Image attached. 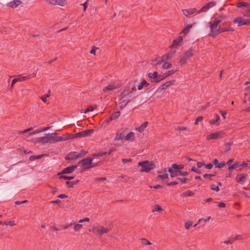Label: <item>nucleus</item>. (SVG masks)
<instances>
[{
    "label": "nucleus",
    "instance_id": "473e14b6",
    "mask_svg": "<svg viewBox=\"0 0 250 250\" xmlns=\"http://www.w3.org/2000/svg\"><path fill=\"white\" fill-rule=\"evenodd\" d=\"M244 17L250 18V6L242 12Z\"/></svg>",
    "mask_w": 250,
    "mask_h": 250
},
{
    "label": "nucleus",
    "instance_id": "09e8293b",
    "mask_svg": "<svg viewBox=\"0 0 250 250\" xmlns=\"http://www.w3.org/2000/svg\"><path fill=\"white\" fill-rule=\"evenodd\" d=\"M192 223L191 222L188 221L185 224V227L187 229H188L189 228L192 226Z\"/></svg>",
    "mask_w": 250,
    "mask_h": 250
},
{
    "label": "nucleus",
    "instance_id": "ea45409f",
    "mask_svg": "<svg viewBox=\"0 0 250 250\" xmlns=\"http://www.w3.org/2000/svg\"><path fill=\"white\" fill-rule=\"evenodd\" d=\"M215 117H216V119H214V120H210L209 122L210 124H211V125L215 124L220 119V117L218 114H215Z\"/></svg>",
    "mask_w": 250,
    "mask_h": 250
},
{
    "label": "nucleus",
    "instance_id": "774afa93",
    "mask_svg": "<svg viewBox=\"0 0 250 250\" xmlns=\"http://www.w3.org/2000/svg\"><path fill=\"white\" fill-rule=\"evenodd\" d=\"M206 5L209 8L210 7L213 6L215 5V3L213 1L209 2L207 3Z\"/></svg>",
    "mask_w": 250,
    "mask_h": 250
},
{
    "label": "nucleus",
    "instance_id": "7ed1b4c3",
    "mask_svg": "<svg viewBox=\"0 0 250 250\" xmlns=\"http://www.w3.org/2000/svg\"><path fill=\"white\" fill-rule=\"evenodd\" d=\"M111 230L110 227H105L103 226H93L92 230H89V231H92L96 235L102 236L104 233H108Z\"/></svg>",
    "mask_w": 250,
    "mask_h": 250
},
{
    "label": "nucleus",
    "instance_id": "37998d69",
    "mask_svg": "<svg viewBox=\"0 0 250 250\" xmlns=\"http://www.w3.org/2000/svg\"><path fill=\"white\" fill-rule=\"evenodd\" d=\"M43 156V155H38V156L33 155V156H31L30 157L29 160L30 161H34L36 159H40V158H42Z\"/></svg>",
    "mask_w": 250,
    "mask_h": 250
},
{
    "label": "nucleus",
    "instance_id": "4d7b16f0",
    "mask_svg": "<svg viewBox=\"0 0 250 250\" xmlns=\"http://www.w3.org/2000/svg\"><path fill=\"white\" fill-rule=\"evenodd\" d=\"M203 119V117L202 116H198L194 123L195 125H197L198 124L199 122L202 121Z\"/></svg>",
    "mask_w": 250,
    "mask_h": 250
},
{
    "label": "nucleus",
    "instance_id": "7c9ffc66",
    "mask_svg": "<svg viewBox=\"0 0 250 250\" xmlns=\"http://www.w3.org/2000/svg\"><path fill=\"white\" fill-rule=\"evenodd\" d=\"M163 62V60L161 57H157L153 61V65H157L162 63Z\"/></svg>",
    "mask_w": 250,
    "mask_h": 250
},
{
    "label": "nucleus",
    "instance_id": "c756f323",
    "mask_svg": "<svg viewBox=\"0 0 250 250\" xmlns=\"http://www.w3.org/2000/svg\"><path fill=\"white\" fill-rule=\"evenodd\" d=\"M79 182V180H76L72 182L70 181H67L66 182V184L68 186V188H72L73 187L74 185H76Z\"/></svg>",
    "mask_w": 250,
    "mask_h": 250
},
{
    "label": "nucleus",
    "instance_id": "de8ad7c7",
    "mask_svg": "<svg viewBox=\"0 0 250 250\" xmlns=\"http://www.w3.org/2000/svg\"><path fill=\"white\" fill-rule=\"evenodd\" d=\"M85 154H86V151H85L83 150H82L80 152V153H79L78 154H77L76 155H77V158H80V157H82L84 156L85 155Z\"/></svg>",
    "mask_w": 250,
    "mask_h": 250
},
{
    "label": "nucleus",
    "instance_id": "a211bd4d",
    "mask_svg": "<svg viewBox=\"0 0 250 250\" xmlns=\"http://www.w3.org/2000/svg\"><path fill=\"white\" fill-rule=\"evenodd\" d=\"M22 3V2L20 0H14L8 3L7 5L11 8H15Z\"/></svg>",
    "mask_w": 250,
    "mask_h": 250
},
{
    "label": "nucleus",
    "instance_id": "20e7f679",
    "mask_svg": "<svg viewBox=\"0 0 250 250\" xmlns=\"http://www.w3.org/2000/svg\"><path fill=\"white\" fill-rule=\"evenodd\" d=\"M137 81H134L133 83H130L128 86H125L123 91L120 95L121 99H123L130 93H132L135 90V83Z\"/></svg>",
    "mask_w": 250,
    "mask_h": 250
},
{
    "label": "nucleus",
    "instance_id": "79ce46f5",
    "mask_svg": "<svg viewBox=\"0 0 250 250\" xmlns=\"http://www.w3.org/2000/svg\"><path fill=\"white\" fill-rule=\"evenodd\" d=\"M83 227V225L80 224H77L74 226V229L75 231H79Z\"/></svg>",
    "mask_w": 250,
    "mask_h": 250
},
{
    "label": "nucleus",
    "instance_id": "423d86ee",
    "mask_svg": "<svg viewBox=\"0 0 250 250\" xmlns=\"http://www.w3.org/2000/svg\"><path fill=\"white\" fill-rule=\"evenodd\" d=\"M226 18V16L224 15H221L216 18L212 22H209V27L211 31H213L218 26V25L222 22Z\"/></svg>",
    "mask_w": 250,
    "mask_h": 250
},
{
    "label": "nucleus",
    "instance_id": "b1692460",
    "mask_svg": "<svg viewBox=\"0 0 250 250\" xmlns=\"http://www.w3.org/2000/svg\"><path fill=\"white\" fill-rule=\"evenodd\" d=\"M212 163L216 167L220 168L223 167L225 165V162L219 163L218 160L216 158L213 160Z\"/></svg>",
    "mask_w": 250,
    "mask_h": 250
},
{
    "label": "nucleus",
    "instance_id": "4468645a",
    "mask_svg": "<svg viewBox=\"0 0 250 250\" xmlns=\"http://www.w3.org/2000/svg\"><path fill=\"white\" fill-rule=\"evenodd\" d=\"M93 129H88L82 132H80L76 134H75V137L79 138V137H83L89 135L91 133L93 132Z\"/></svg>",
    "mask_w": 250,
    "mask_h": 250
},
{
    "label": "nucleus",
    "instance_id": "5701e85b",
    "mask_svg": "<svg viewBox=\"0 0 250 250\" xmlns=\"http://www.w3.org/2000/svg\"><path fill=\"white\" fill-rule=\"evenodd\" d=\"M125 140L127 141L132 142L135 140V134L133 132H129L125 136Z\"/></svg>",
    "mask_w": 250,
    "mask_h": 250
},
{
    "label": "nucleus",
    "instance_id": "9d476101",
    "mask_svg": "<svg viewBox=\"0 0 250 250\" xmlns=\"http://www.w3.org/2000/svg\"><path fill=\"white\" fill-rule=\"evenodd\" d=\"M147 76L152 83H158L160 82V75L156 71L148 73Z\"/></svg>",
    "mask_w": 250,
    "mask_h": 250
},
{
    "label": "nucleus",
    "instance_id": "9b49d317",
    "mask_svg": "<svg viewBox=\"0 0 250 250\" xmlns=\"http://www.w3.org/2000/svg\"><path fill=\"white\" fill-rule=\"evenodd\" d=\"M46 2L52 5L64 6L66 4V0H46Z\"/></svg>",
    "mask_w": 250,
    "mask_h": 250
},
{
    "label": "nucleus",
    "instance_id": "bb28decb",
    "mask_svg": "<svg viewBox=\"0 0 250 250\" xmlns=\"http://www.w3.org/2000/svg\"><path fill=\"white\" fill-rule=\"evenodd\" d=\"M234 29L232 27H229V28H219L217 30V33H218L219 34L221 33L227 32V31H233Z\"/></svg>",
    "mask_w": 250,
    "mask_h": 250
},
{
    "label": "nucleus",
    "instance_id": "f704fd0d",
    "mask_svg": "<svg viewBox=\"0 0 250 250\" xmlns=\"http://www.w3.org/2000/svg\"><path fill=\"white\" fill-rule=\"evenodd\" d=\"M120 112L117 111L113 113L110 116L112 117L113 120H116L120 116Z\"/></svg>",
    "mask_w": 250,
    "mask_h": 250
},
{
    "label": "nucleus",
    "instance_id": "4c0bfd02",
    "mask_svg": "<svg viewBox=\"0 0 250 250\" xmlns=\"http://www.w3.org/2000/svg\"><path fill=\"white\" fill-rule=\"evenodd\" d=\"M172 65L170 63L168 62H165L162 66V67L165 69H168L171 68Z\"/></svg>",
    "mask_w": 250,
    "mask_h": 250
},
{
    "label": "nucleus",
    "instance_id": "052dcab7",
    "mask_svg": "<svg viewBox=\"0 0 250 250\" xmlns=\"http://www.w3.org/2000/svg\"><path fill=\"white\" fill-rule=\"evenodd\" d=\"M4 225H10L11 226H13L15 225V222L12 221H9L8 222L5 221Z\"/></svg>",
    "mask_w": 250,
    "mask_h": 250
},
{
    "label": "nucleus",
    "instance_id": "f257e3e1",
    "mask_svg": "<svg viewBox=\"0 0 250 250\" xmlns=\"http://www.w3.org/2000/svg\"><path fill=\"white\" fill-rule=\"evenodd\" d=\"M106 154V152H99L97 154H94L92 156V158L87 157L83 159L82 160L78 162V164L81 165L83 167V170L92 167H96L98 166L99 162L95 163L93 162L94 160L96 159L97 157H102L103 156Z\"/></svg>",
    "mask_w": 250,
    "mask_h": 250
},
{
    "label": "nucleus",
    "instance_id": "13d9d810",
    "mask_svg": "<svg viewBox=\"0 0 250 250\" xmlns=\"http://www.w3.org/2000/svg\"><path fill=\"white\" fill-rule=\"evenodd\" d=\"M208 9V8L206 5H205V6L202 7V8L199 11L198 13H200L202 12H205L207 11Z\"/></svg>",
    "mask_w": 250,
    "mask_h": 250
},
{
    "label": "nucleus",
    "instance_id": "c03bdc74",
    "mask_svg": "<svg viewBox=\"0 0 250 250\" xmlns=\"http://www.w3.org/2000/svg\"><path fill=\"white\" fill-rule=\"evenodd\" d=\"M29 76H28L22 77L21 78H15V79H16V80L17 81V82H18L24 81L29 79Z\"/></svg>",
    "mask_w": 250,
    "mask_h": 250
},
{
    "label": "nucleus",
    "instance_id": "a19ab883",
    "mask_svg": "<svg viewBox=\"0 0 250 250\" xmlns=\"http://www.w3.org/2000/svg\"><path fill=\"white\" fill-rule=\"evenodd\" d=\"M60 179H64L65 180H71L74 178V176H68L66 175H61L59 177Z\"/></svg>",
    "mask_w": 250,
    "mask_h": 250
},
{
    "label": "nucleus",
    "instance_id": "58836bf2",
    "mask_svg": "<svg viewBox=\"0 0 250 250\" xmlns=\"http://www.w3.org/2000/svg\"><path fill=\"white\" fill-rule=\"evenodd\" d=\"M142 243L145 245H151V243L146 239V238H142L141 239Z\"/></svg>",
    "mask_w": 250,
    "mask_h": 250
},
{
    "label": "nucleus",
    "instance_id": "49530a36",
    "mask_svg": "<svg viewBox=\"0 0 250 250\" xmlns=\"http://www.w3.org/2000/svg\"><path fill=\"white\" fill-rule=\"evenodd\" d=\"M184 194L185 196H192L194 195V193L191 190H187L184 193Z\"/></svg>",
    "mask_w": 250,
    "mask_h": 250
},
{
    "label": "nucleus",
    "instance_id": "dca6fc26",
    "mask_svg": "<svg viewBox=\"0 0 250 250\" xmlns=\"http://www.w3.org/2000/svg\"><path fill=\"white\" fill-rule=\"evenodd\" d=\"M248 176V175L247 174H238L236 176L235 180L238 183L242 185L245 183Z\"/></svg>",
    "mask_w": 250,
    "mask_h": 250
},
{
    "label": "nucleus",
    "instance_id": "1a4fd4ad",
    "mask_svg": "<svg viewBox=\"0 0 250 250\" xmlns=\"http://www.w3.org/2000/svg\"><path fill=\"white\" fill-rule=\"evenodd\" d=\"M233 22H238V26L250 25V19L245 20L241 17H238L234 19Z\"/></svg>",
    "mask_w": 250,
    "mask_h": 250
},
{
    "label": "nucleus",
    "instance_id": "a878e982",
    "mask_svg": "<svg viewBox=\"0 0 250 250\" xmlns=\"http://www.w3.org/2000/svg\"><path fill=\"white\" fill-rule=\"evenodd\" d=\"M118 87V85L115 84H109L103 89V91L105 92L107 91H111Z\"/></svg>",
    "mask_w": 250,
    "mask_h": 250
},
{
    "label": "nucleus",
    "instance_id": "cd10ccee",
    "mask_svg": "<svg viewBox=\"0 0 250 250\" xmlns=\"http://www.w3.org/2000/svg\"><path fill=\"white\" fill-rule=\"evenodd\" d=\"M236 6L238 8H241L242 7H246V8L249 7L250 6V3L244 1L239 2L236 3Z\"/></svg>",
    "mask_w": 250,
    "mask_h": 250
},
{
    "label": "nucleus",
    "instance_id": "a18cd8bd",
    "mask_svg": "<svg viewBox=\"0 0 250 250\" xmlns=\"http://www.w3.org/2000/svg\"><path fill=\"white\" fill-rule=\"evenodd\" d=\"M168 174L167 173H165L163 175H159L157 176V179H165L168 178Z\"/></svg>",
    "mask_w": 250,
    "mask_h": 250
},
{
    "label": "nucleus",
    "instance_id": "e2e57ef3",
    "mask_svg": "<svg viewBox=\"0 0 250 250\" xmlns=\"http://www.w3.org/2000/svg\"><path fill=\"white\" fill-rule=\"evenodd\" d=\"M248 163H250V161L248 160L247 163L244 162L241 165H239V167H242L243 168L247 167Z\"/></svg>",
    "mask_w": 250,
    "mask_h": 250
},
{
    "label": "nucleus",
    "instance_id": "39448f33",
    "mask_svg": "<svg viewBox=\"0 0 250 250\" xmlns=\"http://www.w3.org/2000/svg\"><path fill=\"white\" fill-rule=\"evenodd\" d=\"M194 52V50L192 48H189L188 50H187L181 57L179 60V63L181 65L185 64L187 63L188 59L193 56Z\"/></svg>",
    "mask_w": 250,
    "mask_h": 250
},
{
    "label": "nucleus",
    "instance_id": "6e6d98bb",
    "mask_svg": "<svg viewBox=\"0 0 250 250\" xmlns=\"http://www.w3.org/2000/svg\"><path fill=\"white\" fill-rule=\"evenodd\" d=\"M98 48L96 47V46H93L91 48V49L90 50V53L92 54H93L94 55H96V49H97Z\"/></svg>",
    "mask_w": 250,
    "mask_h": 250
},
{
    "label": "nucleus",
    "instance_id": "6ab92c4d",
    "mask_svg": "<svg viewBox=\"0 0 250 250\" xmlns=\"http://www.w3.org/2000/svg\"><path fill=\"white\" fill-rule=\"evenodd\" d=\"M197 11V9L194 8L188 9H183L182 12L185 16L188 17V15L193 14L196 12Z\"/></svg>",
    "mask_w": 250,
    "mask_h": 250
},
{
    "label": "nucleus",
    "instance_id": "393cba45",
    "mask_svg": "<svg viewBox=\"0 0 250 250\" xmlns=\"http://www.w3.org/2000/svg\"><path fill=\"white\" fill-rule=\"evenodd\" d=\"M148 125L147 122H145L142 125H141L140 126L136 127L135 129L139 131V132L141 133L143 132L146 128V127L147 125Z\"/></svg>",
    "mask_w": 250,
    "mask_h": 250
},
{
    "label": "nucleus",
    "instance_id": "864d4df0",
    "mask_svg": "<svg viewBox=\"0 0 250 250\" xmlns=\"http://www.w3.org/2000/svg\"><path fill=\"white\" fill-rule=\"evenodd\" d=\"M210 189L213 190H215L218 192L219 191V188L218 186H216L215 185H212L210 186Z\"/></svg>",
    "mask_w": 250,
    "mask_h": 250
},
{
    "label": "nucleus",
    "instance_id": "0e129e2a",
    "mask_svg": "<svg viewBox=\"0 0 250 250\" xmlns=\"http://www.w3.org/2000/svg\"><path fill=\"white\" fill-rule=\"evenodd\" d=\"M154 207L155 208V210L156 211H162L163 210L159 205H155Z\"/></svg>",
    "mask_w": 250,
    "mask_h": 250
},
{
    "label": "nucleus",
    "instance_id": "c9c22d12",
    "mask_svg": "<svg viewBox=\"0 0 250 250\" xmlns=\"http://www.w3.org/2000/svg\"><path fill=\"white\" fill-rule=\"evenodd\" d=\"M238 167H239L238 163L235 162L234 164L229 167L228 169L229 171H231L232 170Z\"/></svg>",
    "mask_w": 250,
    "mask_h": 250
},
{
    "label": "nucleus",
    "instance_id": "338daca9",
    "mask_svg": "<svg viewBox=\"0 0 250 250\" xmlns=\"http://www.w3.org/2000/svg\"><path fill=\"white\" fill-rule=\"evenodd\" d=\"M191 170L198 174H200L201 173V171L197 169L195 167H192L191 169Z\"/></svg>",
    "mask_w": 250,
    "mask_h": 250
},
{
    "label": "nucleus",
    "instance_id": "0eeeda50",
    "mask_svg": "<svg viewBox=\"0 0 250 250\" xmlns=\"http://www.w3.org/2000/svg\"><path fill=\"white\" fill-rule=\"evenodd\" d=\"M127 128L125 127H122L118 130L116 133V135L114 138L115 141H118L123 140L125 138L126 132Z\"/></svg>",
    "mask_w": 250,
    "mask_h": 250
},
{
    "label": "nucleus",
    "instance_id": "f3484780",
    "mask_svg": "<svg viewBox=\"0 0 250 250\" xmlns=\"http://www.w3.org/2000/svg\"><path fill=\"white\" fill-rule=\"evenodd\" d=\"M183 40V38L181 36H179L177 38L173 40L172 44L169 46V48H176L177 46H180Z\"/></svg>",
    "mask_w": 250,
    "mask_h": 250
},
{
    "label": "nucleus",
    "instance_id": "e433bc0d",
    "mask_svg": "<svg viewBox=\"0 0 250 250\" xmlns=\"http://www.w3.org/2000/svg\"><path fill=\"white\" fill-rule=\"evenodd\" d=\"M172 168L176 169H181L184 168V166L181 165H177L176 164H173L171 166Z\"/></svg>",
    "mask_w": 250,
    "mask_h": 250
},
{
    "label": "nucleus",
    "instance_id": "aec40b11",
    "mask_svg": "<svg viewBox=\"0 0 250 250\" xmlns=\"http://www.w3.org/2000/svg\"><path fill=\"white\" fill-rule=\"evenodd\" d=\"M78 159L76 152H70L65 156V159L67 160L75 161Z\"/></svg>",
    "mask_w": 250,
    "mask_h": 250
},
{
    "label": "nucleus",
    "instance_id": "c85d7f7f",
    "mask_svg": "<svg viewBox=\"0 0 250 250\" xmlns=\"http://www.w3.org/2000/svg\"><path fill=\"white\" fill-rule=\"evenodd\" d=\"M49 128H50V127H43V128H41L39 129H37L33 132L30 133L29 135H32L36 133H40V132H41L42 131H46V130H48Z\"/></svg>",
    "mask_w": 250,
    "mask_h": 250
},
{
    "label": "nucleus",
    "instance_id": "5fc2aeb1",
    "mask_svg": "<svg viewBox=\"0 0 250 250\" xmlns=\"http://www.w3.org/2000/svg\"><path fill=\"white\" fill-rule=\"evenodd\" d=\"M218 35V33H217V30L215 31H211V33H210L209 34V36L213 38H215Z\"/></svg>",
    "mask_w": 250,
    "mask_h": 250
},
{
    "label": "nucleus",
    "instance_id": "f03ea898",
    "mask_svg": "<svg viewBox=\"0 0 250 250\" xmlns=\"http://www.w3.org/2000/svg\"><path fill=\"white\" fill-rule=\"evenodd\" d=\"M138 165L141 167V169L140 170V172H148L156 167L155 165L152 162L147 160L139 162Z\"/></svg>",
    "mask_w": 250,
    "mask_h": 250
},
{
    "label": "nucleus",
    "instance_id": "69168bd1",
    "mask_svg": "<svg viewBox=\"0 0 250 250\" xmlns=\"http://www.w3.org/2000/svg\"><path fill=\"white\" fill-rule=\"evenodd\" d=\"M167 57H168V54H166L164 55L161 58H162V59L163 60V61L164 62V61H166L168 60Z\"/></svg>",
    "mask_w": 250,
    "mask_h": 250
},
{
    "label": "nucleus",
    "instance_id": "3c124183",
    "mask_svg": "<svg viewBox=\"0 0 250 250\" xmlns=\"http://www.w3.org/2000/svg\"><path fill=\"white\" fill-rule=\"evenodd\" d=\"M215 173L214 174H205L203 175V177L204 178H208L210 180H211V177L212 176H214L215 175Z\"/></svg>",
    "mask_w": 250,
    "mask_h": 250
},
{
    "label": "nucleus",
    "instance_id": "6e6552de",
    "mask_svg": "<svg viewBox=\"0 0 250 250\" xmlns=\"http://www.w3.org/2000/svg\"><path fill=\"white\" fill-rule=\"evenodd\" d=\"M175 82V80H173L167 82L165 83L164 84L161 85L157 90V92L161 93L162 94L164 93L165 90L169 87L170 86L174 84Z\"/></svg>",
    "mask_w": 250,
    "mask_h": 250
},
{
    "label": "nucleus",
    "instance_id": "680f3d73",
    "mask_svg": "<svg viewBox=\"0 0 250 250\" xmlns=\"http://www.w3.org/2000/svg\"><path fill=\"white\" fill-rule=\"evenodd\" d=\"M178 173H179V175H180L181 176H187L189 174L188 172H187V171L183 172V171H181L180 170L178 171Z\"/></svg>",
    "mask_w": 250,
    "mask_h": 250
},
{
    "label": "nucleus",
    "instance_id": "2f4dec72",
    "mask_svg": "<svg viewBox=\"0 0 250 250\" xmlns=\"http://www.w3.org/2000/svg\"><path fill=\"white\" fill-rule=\"evenodd\" d=\"M65 137L64 138L62 137V141H66L70 139H73L74 138H76L75 136V134H66L65 135Z\"/></svg>",
    "mask_w": 250,
    "mask_h": 250
},
{
    "label": "nucleus",
    "instance_id": "603ef678",
    "mask_svg": "<svg viewBox=\"0 0 250 250\" xmlns=\"http://www.w3.org/2000/svg\"><path fill=\"white\" fill-rule=\"evenodd\" d=\"M175 130L177 131H187L188 128L187 127H177L175 128Z\"/></svg>",
    "mask_w": 250,
    "mask_h": 250
},
{
    "label": "nucleus",
    "instance_id": "bf43d9fd",
    "mask_svg": "<svg viewBox=\"0 0 250 250\" xmlns=\"http://www.w3.org/2000/svg\"><path fill=\"white\" fill-rule=\"evenodd\" d=\"M49 187L52 189V193L53 195H55L56 194V191H57V188L53 187L49 185Z\"/></svg>",
    "mask_w": 250,
    "mask_h": 250
},
{
    "label": "nucleus",
    "instance_id": "ddd939ff",
    "mask_svg": "<svg viewBox=\"0 0 250 250\" xmlns=\"http://www.w3.org/2000/svg\"><path fill=\"white\" fill-rule=\"evenodd\" d=\"M77 165H73L64 168L61 172L58 173V175L68 174L72 172L77 168Z\"/></svg>",
    "mask_w": 250,
    "mask_h": 250
},
{
    "label": "nucleus",
    "instance_id": "f8f14e48",
    "mask_svg": "<svg viewBox=\"0 0 250 250\" xmlns=\"http://www.w3.org/2000/svg\"><path fill=\"white\" fill-rule=\"evenodd\" d=\"M57 135V133H53L51 134H46V136L40 137L36 139V142L38 143H42V144H45L49 142V135Z\"/></svg>",
    "mask_w": 250,
    "mask_h": 250
},
{
    "label": "nucleus",
    "instance_id": "4be33fe9",
    "mask_svg": "<svg viewBox=\"0 0 250 250\" xmlns=\"http://www.w3.org/2000/svg\"><path fill=\"white\" fill-rule=\"evenodd\" d=\"M49 143H54L55 142H58L59 141H61L62 140V137L61 136H57V137H53L51 135L49 136Z\"/></svg>",
    "mask_w": 250,
    "mask_h": 250
},
{
    "label": "nucleus",
    "instance_id": "2eb2a0df",
    "mask_svg": "<svg viewBox=\"0 0 250 250\" xmlns=\"http://www.w3.org/2000/svg\"><path fill=\"white\" fill-rule=\"evenodd\" d=\"M223 134L224 133L222 131H218L216 133H211L207 136L206 139L209 140L210 139H217L221 137Z\"/></svg>",
    "mask_w": 250,
    "mask_h": 250
},
{
    "label": "nucleus",
    "instance_id": "8fccbe9b",
    "mask_svg": "<svg viewBox=\"0 0 250 250\" xmlns=\"http://www.w3.org/2000/svg\"><path fill=\"white\" fill-rule=\"evenodd\" d=\"M130 100L129 99H128V100H126V99H125V100H123L121 103L120 104H122V105H123L124 107L126 105L130 102Z\"/></svg>",
    "mask_w": 250,
    "mask_h": 250
},
{
    "label": "nucleus",
    "instance_id": "72a5a7b5",
    "mask_svg": "<svg viewBox=\"0 0 250 250\" xmlns=\"http://www.w3.org/2000/svg\"><path fill=\"white\" fill-rule=\"evenodd\" d=\"M191 27L192 25L188 24V26H187L183 29V31L181 32V34L184 33L185 35L187 34Z\"/></svg>",
    "mask_w": 250,
    "mask_h": 250
},
{
    "label": "nucleus",
    "instance_id": "412c9836",
    "mask_svg": "<svg viewBox=\"0 0 250 250\" xmlns=\"http://www.w3.org/2000/svg\"><path fill=\"white\" fill-rule=\"evenodd\" d=\"M175 72H176V70H171L167 71L166 73H165L163 75H160V82L162 81V80H164L165 79H166L168 76L172 75Z\"/></svg>",
    "mask_w": 250,
    "mask_h": 250
}]
</instances>
